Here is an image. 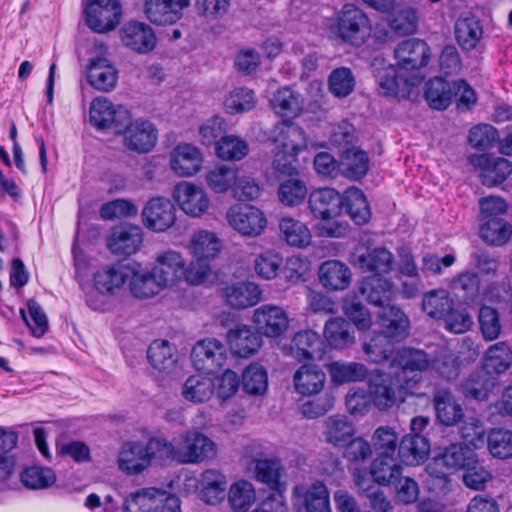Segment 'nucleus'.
<instances>
[{
	"label": "nucleus",
	"instance_id": "obj_1",
	"mask_svg": "<svg viewBox=\"0 0 512 512\" xmlns=\"http://www.w3.org/2000/svg\"><path fill=\"white\" fill-rule=\"evenodd\" d=\"M428 356L423 350L404 348L395 353L388 373H376L369 379L368 389L372 404L380 411L405 402L416 394L422 373L428 367Z\"/></svg>",
	"mask_w": 512,
	"mask_h": 512
},
{
	"label": "nucleus",
	"instance_id": "obj_2",
	"mask_svg": "<svg viewBox=\"0 0 512 512\" xmlns=\"http://www.w3.org/2000/svg\"><path fill=\"white\" fill-rule=\"evenodd\" d=\"M355 224H367L371 211L364 193L358 188H349L343 198L333 188H321L309 196V207L315 218L330 220L340 215L343 207Z\"/></svg>",
	"mask_w": 512,
	"mask_h": 512
},
{
	"label": "nucleus",
	"instance_id": "obj_3",
	"mask_svg": "<svg viewBox=\"0 0 512 512\" xmlns=\"http://www.w3.org/2000/svg\"><path fill=\"white\" fill-rule=\"evenodd\" d=\"M371 23L366 13L358 6L347 3L337 13L336 34L351 46H362L371 35Z\"/></svg>",
	"mask_w": 512,
	"mask_h": 512
},
{
	"label": "nucleus",
	"instance_id": "obj_4",
	"mask_svg": "<svg viewBox=\"0 0 512 512\" xmlns=\"http://www.w3.org/2000/svg\"><path fill=\"white\" fill-rule=\"evenodd\" d=\"M124 512H181L180 499L156 488H143L127 496Z\"/></svg>",
	"mask_w": 512,
	"mask_h": 512
},
{
	"label": "nucleus",
	"instance_id": "obj_5",
	"mask_svg": "<svg viewBox=\"0 0 512 512\" xmlns=\"http://www.w3.org/2000/svg\"><path fill=\"white\" fill-rule=\"evenodd\" d=\"M476 458L477 454L472 448L462 443H452L427 465L426 471L431 477L445 482L451 471L466 470L475 463Z\"/></svg>",
	"mask_w": 512,
	"mask_h": 512
},
{
	"label": "nucleus",
	"instance_id": "obj_6",
	"mask_svg": "<svg viewBox=\"0 0 512 512\" xmlns=\"http://www.w3.org/2000/svg\"><path fill=\"white\" fill-rule=\"evenodd\" d=\"M251 322L259 334L267 338H279L289 329L290 318L284 308L263 304L253 311Z\"/></svg>",
	"mask_w": 512,
	"mask_h": 512
},
{
	"label": "nucleus",
	"instance_id": "obj_7",
	"mask_svg": "<svg viewBox=\"0 0 512 512\" xmlns=\"http://www.w3.org/2000/svg\"><path fill=\"white\" fill-rule=\"evenodd\" d=\"M86 24L97 33L115 29L120 22L121 6L118 0H91L85 9Z\"/></svg>",
	"mask_w": 512,
	"mask_h": 512
},
{
	"label": "nucleus",
	"instance_id": "obj_8",
	"mask_svg": "<svg viewBox=\"0 0 512 512\" xmlns=\"http://www.w3.org/2000/svg\"><path fill=\"white\" fill-rule=\"evenodd\" d=\"M178 462L201 463L214 458L217 446L209 437L200 432H186L178 443Z\"/></svg>",
	"mask_w": 512,
	"mask_h": 512
},
{
	"label": "nucleus",
	"instance_id": "obj_9",
	"mask_svg": "<svg viewBox=\"0 0 512 512\" xmlns=\"http://www.w3.org/2000/svg\"><path fill=\"white\" fill-rule=\"evenodd\" d=\"M228 357L225 345L215 339L208 338L197 342L191 351V360L194 367L207 374L221 369Z\"/></svg>",
	"mask_w": 512,
	"mask_h": 512
},
{
	"label": "nucleus",
	"instance_id": "obj_10",
	"mask_svg": "<svg viewBox=\"0 0 512 512\" xmlns=\"http://www.w3.org/2000/svg\"><path fill=\"white\" fill-rule=\"evenodd\" d=\"M90 121L99 129L114 128L121 132L130 121V113L121 105H113L106 97H98L90 105Z\"/></svg>",
	"mask_w": 512,
	"mask_h": 512
},
{
	"label": "nucleus",
	"instance_id": "obj_11",
	"mask_svg": "<svg viewBox=\"0 0 512 512\" xmlns=\"http://www.w3.org/2000/svg\"><path fill=\"white\" fill-rule=\"evenodd\" d=\"M191 0H145L144 13L155 25H172L183 16Z\"/></svg>",
	"mask_w": 512,
	"mask_h": 512
},
{
	"label": "nucleus",
	"instance_id": "obj_12",
	"mask_svg": "<svg viewBox=\"0 0 512 512\" xmlns=\"http://www.w3.org/2000/svg\"><path fill=\"white\" fill-rule=\"evenodd\" d=\"M124 128V144L138 153H147L153 149L157 142L155 126L146 120L128 122Z\"/></svg>",
	"mask_w": 512,
	"mask_h": 512
},
{
	"label": "nucleus",
	"instance_id": "obj_13",
	"mask_svg": "<svg viewBox=\"0 0 512 512\" xmlns=\"http://www.w3.org/2000/svg\"><path fill=\"white\" fill-rule=\"evenodd\" d=\"M185 265L186 262L179 252L167 250L157 255L152 271L159 283L167 287L184 277Z\"/></svg>",
	"mask_w": 512,
	"mask_h": 512
},
{
	"label": "nucleus",
	"instance_id": "obj_14",
	"mask_svg": "<svg viewBox=\"0 0 512 512\" xmlns=\"http://www.w3.org/2000/svg\"><path fill=\"white\" fill-rule=\"evenodd\" d=\"M394 54L397 65L405 70H415L426 66L431 56L427 43L415 38L404 40L398 44Z\"/></svg>",
	"mask_w": 512,
	"mask_h": 512
},
{
	"label": "nucleus",
	"instance_id": "obj_15",
	"mask_svg": "<svg viewBox=\"0 0 512 512\" xmlns=\"http://www.w3.org/2000/svg\"><path fill=\"white\" fill-rule=\"evenodd\" d=\"M470 163L482 169V183L493 187L501 184L512 173V164L505 158H491L488 155H472Z\"/></svg>",
	"mask_w": 512,
	"mask_h": 512
},
{
	"label": "nucleus",
	"instance_id": "obj_16",
	"mask_svg": "<svg viewBox=\"0 0 512 512\" xmlns=\"http://www.w3.org/2000/svg\"><path fill=\"white\" fill-rule=\"evenodd\" d=\"M123 44L129 49L139 53L151 52L157 44L153 29L142 22H129L121 30Z\"/></svg>",
	"mask_w": 512,
	"mask_h": 512
},
{
	"label": "nucleus",
	"instance_id": "obj_17",
	"mask_svg": "<svg viewBox=\"0 0 512 512\" xmlns=\"http://www.w3.org/2000/svg\"><path fill=\"white\" fill-rule=\"evenodd\" d=\"M377 322L381 328L380 333L392 340L401 341L409 334V318L398 306L381 307L377 314Z\"/></svg>",
	"mask_w": 512,
	"mask_h": 512
},
{
	"label": "nucleus",
	"instance_id": "obj_18",
	"mask_svg": "<svg viewBox=\"0 0 512 512\" xmlns=\"http://www.w3.org/2000/svg\"><path fill=\"white\" fill-rule=\"evenodd\" d=\"M227 341L233 354L239 357H250L262 346V335L252 327L240 324L230 329L227 333Z\"/></svg>",
	"mask_w": 512,
	"mask_h": 512
},
{
	"label": "nucleus",
	"instance_id": "obj_19",
	"mask_svg": "<svg viewBox=\"0 0 512 512\" xmlns=\"http://www.w3.org/2000/svg\"><path fill=\"white\" fill-rule=\"evenodd\" d=\"M142 241L140 226H115L107 245L113 254L130 256L140 249Z\"/></svg>",
	"mask_w": 512,
	"mask_h": 512
},
{
	"label": "nucleus",
	"instance_id": "obj_20",
	"mask_svg": "<svg viewBox=\"0 0 512 512\" xmlns=\"http://www.w3.org/2000/svg\"><path fill=\"white\" fill-rule=\"evenodd\" d=\"M324 353L323 343L317 332L308 329L294 334L290 344V354L299 362L320 360Z\"/></svg>",
	"mask_w": 512,
	"mask_h": 512
},
{
	"label": "nucleus",
	"instance_id": "obj_21",
	"mask_svg": "<svg viewBox=\"0 0 512 512\" xmlns=\"http://www.w3.org/2000/svg\"><path fill=\"white\" fill-rule=\"evenodd\" d=\"M131 276V266L109 265L93 275L94 288L100 294L113 295L117 293Z\"/></svg>",
	"mask_w": 512,
	"mask_h": 512
},
{
	"label": "nucleus",
	"instance_id": "obj_22",
	"mask_svg": "<svg viewBox=\"0 0 512 512\" xmlns=\"http://www.w3.org/2000/svg\"><path fill=\"white\" fill-rule=\"evenodd\" d=\"M174 196L182 210L193 217L202 215L209 207V198L204 190L188 182L177 184Z\"/></svg>",
	"mask_w": 512,
	"mask_h": 512
},
{
	"label": "nucleus",
	"instance_id": "obj_23",
	"mask_svg": "<svg viewBox=\"0 0 512 512\" xmlns=\"http://www.w3.org/2000/svg\"><path fill=\"white\" fill-rule=\"evenodd\" d=\"M99 235L96 226L79 227L76 231L75 240L72 246V254L75 268V278L82 290L89 286L90 261L80 249V245L86 241V236L96 238Z\"/></svg>",
	"mask_w": 512,
	"mask_h": 512
},
{
	"label": "nucleus",
	"instance_id": "obj_24",
	"mask_svg": "<svg viewBox=\"0 0 512 512\" xmlns=\"http://www.w3.org/2000/svg\"><path fill=\"white\" fill-rule=\"evenodd\" d=\"M202 165L199 149L190 144L177 145L170 155V167L179 176H192Z\"/></svg>",
	"mask_w": 512,
	"mask_h": 512
},
{
	"label": "nucleus",
	"instance_id": "obj_25",
	"mask_svg": "<svg viewBox=\"0 0 512 512\" xmlns=\"http://www.w3.org/2000/svg\"><path fill=\"white\" fill-rule=\"evenodd\" d=\"M351 261L364 271L374 272L373 275L389 273L394 264L392 253L386 248L379 247L367 251L365 254L352 253Z\"/></svg>",
	"mask_w": 512,
	"mask_h": 512
},
{
	"label": "nucleus",
	"instance_id": "obj_26",
	"mask_svg": "<svg viewBox=\"0 0 512 512\" xmlns=\"http://www.w3.org/2000/svg\"><path fill=\"white\" fill-rule=\"evenodd\" d=\"M262 291L251 282H239L223 289V297L228 305L235 309L255 306L261 301Z\"/></svg>",
	"mask_w": 512,
	"mask_h": 512
},
{
	"label": "nucleus",
	"instance_id": "obj_27",
	"mask_svg": "<svg viewBox=\"0 0 512 512\" xmlns=\"http://www.w3.org/2000/svg\"><path fill=\"white\" fill-rule=\"evenodd\" d=\"M271 137L276 149H285L291 155L298 154L307 147L304 131L291 123L283 122L276 125Z\"/></svg>",
	"mask_w": 512,
	"mask_h": 512
},
{
	"label": "nucleus",
	"instance_id": "obj_28",
	"mask_svg": "<svg viewBox=\"0 0 512 512\" xmlns=\"http://www.w3.org/2000/svg\"><path fill=\"white\" fill-rule=\"evenodd\" d=\"M351 277L349 267L338 260L325 261L319 268L320 283L329 290H345L351 283Z\"/></svg>",
	"mask_w": 512,
	"mask_h": 512
},
{
	"label": "nucleus",
	"instance_id": "obj_29",
	"mask_svg": "<svg viewBox=\"0 0 512 512\" xmlns=\"http://www.w3.org/2000/svg\"><path fill=\"white\" fill-rule=\"evenodd\" d=\"M293 496L304 499L306 512H331L328 490L320 481H316L309 488L295 486Z\"/></svg>",
	"mask_w": 512,
	"mask_h": 512
},
{
	"label": "nucleus",
	"instance_id": "obj_30",
	"mask_svg": "<svg viewBox=\"0 0 512 512\" xmlns=\"http://www.w3.org/2000/svg\"><path fill=\"white\" fill-rule=\"evenodd\" d=\"M147 358L160 373L170 374L177 365L176 349L166 340L153 341L148 347Z\"/></svg>",
	"mask_w": 512,
	"mask_h": 512
},
{
	"label": "nucleus",
	"instance_id": "obj_31",
	"mask_svg": "<svg viewBox=\"0 0 512 512\" xmlns=\"http://www.w3.org/2000/svg\"><path fill=\"white\" fill-rule=\"evenodd\" d=\"M369 156L357 147L342 151L339 169L343 176L350 180L362 179L369 170Z\"/></svg>",
	"mask_w": 512,
	"mask_h": 512
},
{
	"label": "nucleus",
	"instance_id": "obj_32",
	"mask_svg": "<svg viewBox=\"0 0 512 512\" xmlns=\"http://www.w3.org/2000/svg\"><path fill=\"white\" fill-rule=\"evenodd\" d=\"M326 375L316 365L304 364L294 374L295 390L302 395L319 393L325 384Z\"/></svg>",
	"mask_w": 512,
	"mask_h": 512
},
{
	"label": "nucleus",
	"instance_id": "obj_33",
	"mask_svg": "<svg viewBox=\"0 0 512 512\" xmlns=\"http://www.w3.org/2000/svg\"><path fill=\"white\" fill-rule=\"evenodd\" d=\"M429 452V441L422 435H406L399 443L398 454L406 465H419L427 459Z\"/></svg>",
	"mask_w": 512,
	"mask_h": 512
},
{
	"label": "nucleus",
	"instance_id": "obj_34",
	"mask_svg": "<svg viewBox=\"0 0 512 512\" xmlns=\"http://www.w3.org/2000/svg\"><path fill=\"white\" fill-rule=\"evenodd\" d=\"M88 81L98 90L110 91L117 83V70L107 58H93L89 65Z\"/></svg>",
	"mask_w": 512,
	"mask_h": 512
},
{
	"label": "nucleus",
	"instance_id": "obj_35",
	"mask_svg": "<svg viewBox=\"0 0 512 512\" xmlns=\"http://www.w3.org/2000/svg\"><path fill=\"white\" fill-rule=\"evenodd\" d=\"M200 498L208 504H217L225 497L226 479L217 470L204 471L198 480Z\"/></svg>",
	"mask_w": 512,
	"mask_h": 512
},
{
	"label": "nucleus",
	"instance_id": "obj_36",
	"mask_svg": "<svg viewBox=\"0 0 512 512\" xmlns=\"http://www.w3.org/2000/svg\"><path fill=\"white\" fill-rule=\"evenodd\" d=\"M118 463L119 468L130 475L139 474L150 466L144 445L139 442L126 443L120 451Z\"/></svg>",
	"mask_w": 512,
	"mask_h": 512
},
{
	"label": "nucleus",
	"instance_id": "obj_37",
	"mask_svg": "<svg viewBox=\"0 0 512 512\" xmlns=\"http://www.w3.org/2000/svg\"><path fill=\"white\" fill-rule=\"evenodd\" d=\"M283 466L279 460H255L254 475L257 481L267 485L274 492H285L286 482L282 481Z\"/></svg>",
	"mask_w": 512,
	"mask_h": 512
},
{
	"label": "nucleus",
	"instance_id": "obj_38",
	"mask_svg": "<svg viewBox=\"0 0 512 512\" xmlns=\"http://www.w3.org/2000/svg\"><path fill=\"white\" fill-rule=\"evenodd\" d=\"M271 106L281 118L293 119L302 111L303 100L301 95L290 87H282L274 93Z\"/></svg>",
	"mask_w": 512,
	"mask_h": 512
},
{
	"label": "nucleus",
	"instance_id": "obj_39",
	"mask_svg": "<svg viewBox=\"0 0 512 512\" xmlns=\"http://www.w3.org/2000/svg\"><path fill=\"white\" fill-rule=\"evenodd\" d=\"M177 209L165 197L150 199L142 210V218L147 224H175Z\"/></svg>",
	"mask_w": 512,
	"mask_h": 512
},
{
	"label": "nucleus",
	"instance_id": "obj_40",
	"mask_svg": "<svg viewBox=\"0 0 512 512\" xmlns=\"http://www.w3.org/2000/svg\"><path fill=\"white\" fill-rule=\"evenodd\" d=\"M215 383L208 374L189 376L182 388L183 397L192 403L207 402L214 394Z\"/></svg>",
	"mask_w": 512,
	"mask_h": 512
},
{
	"label": "nucleus",
	"instance_id": "obj_41",
	"mask_svg": "<svg viewBox=\"0 0 512 512\" xmlns=\"http://www.w3.org/2000/svg\"><path fill=\"white\" fill-rule=\"evenodd\" d=\"M323 336L333 349H343L354 342L350 323L342 317H332L324 325Z\"/></svg>",
	"mask_w": 512,
	"mask_h": 512
},
{
	"label": "nucleus",
	"instance_id": "obj_42",
	"mask_svg": "<svg viewBox=\"0 0 512 512\" xmlns=\"http://www.w3.org/2000/svg\"><path fill=\"white\" fill-rule=\"evenodd\" d=\"M437 419L445 426H453L463 418V409L447 390L438 391L433 398Z\"/></svg>",
	"mask_w": 512,
	"mask_h": 512
},
{
	"label": "nucleus",
	"instance_id": "obj_43",
	"mask_svg": "<svg viewBox=\"0 0 512 512\" xmlns=\"http://www.w3.org/2000/svg\"><path fill=\"white\" fill-rule=\"evenodd\" d=\"M392 284L383 276L370 275L360 284V294L370 303L383 307L391 296Z\"/></svg>",
	"mask_w": 512,
	"mask_h": 512
},
{
	"label": "nucleus",
	"instance_id": "obj_44",
	"mask_svg": "<svg viewBox=\"0 0 512 512\" xmlns=\"http://www.w3.org/2000/svg\"><path fill=\"white\" fill-rule=\"evenodd\" d=\"M221 241L209 231L200 230L195 233L187 245L190 253L199 260H212L221 250Z\"/></svg>",
	"mask_w": 512,
	"mask_h": 512
},
{
	"label": "nucleus",
	"instance_id": "obj_45",
	"mask_svg": "<svg viewBox=\"0 0 512 512\" xmlns=\"http://www.w3.org/2000/svg\"><path fill=\"white\" fill-rule=\"evenodd\" d=\"M483 36L480 21L474 16L460 17L455 23V37L463 50L474 49Z\"/></svg>",
	"mask_w": 512,
	"mask_h": 512
},
{
	"label": "nucleus",
	"instance_id": "obj_46",
	"mask_svg": "<svg viewBox=\"0 0 512 512\" xmlns=\"http://www.w3.org/2000/svg\"><path fill=\"white\" fill-rule=\"evenodd\" d=\"M132 295L136 298H150L158 294L164 287L154 276L153 271H145L131 267V276L128 278Z\"/></svg>",
	"mask_w": 512,
	"mask_h": 512
},
{
	"label": "nucleus",
	"instance_id": "obj_47",
	"mask_svg": "<svg viewBox=\"0 0 512 512\" xmlns=\"http://www.w3.org/2000/svg\"><path fill=\"white\" fill-rule=\"evenodd\" d=\"M453 93L452 83L441 77H435L426 83L425 99L433 109L445 110L452 102Z\"/></svg>",
	"mask_w": 512,
	"mask_h": 512
},
{
	"label": "nucleus",
	"instance_id": "obj_48",
	"mask_svg": "<svg viewBox=\"0 0 512 512\" xmlns=\"http://www.w3.org/2000/svg\"><path fill=\"white\" fill-rule=\"evenodd\" d=\"M370 473L380 485H391L401 475V466L395 455H377L371 464Z\"/></svg>",
	"mask_w": 512,
	"mask_h": 512
},
{
	"label": "nucleus",
	"instance_id": "obj_49",
	"mask_svg": "<svg viewBox=\"0 0 512 512\" xmlns=\"http://www.w3.org/2000/svg\"><path fill=\"white\" fill-rule=\"evenodd\" d=\"M228 501L234 512H246L256 501V490L247 480L234 482L228 491Z\"/></svg>",
	"mask_w": 512,
	"mask_h": 512
},
{
	"label": "nucleus",
	"instance_id": "obj_50",
	"mask_svg": "<svg viewBox=\"0 0 512 512\" xmlns=\"http://www.w3.org/2000/svg\"><path fill=\"white\" fill-rule=\"evenodd\" d=\"M374 73L382 93L386 96H396L401 86L406 85V79L398 73V69L385 61L379 63Z\"/></svg>",
	"mask_w": 512,
	"mask_h": 512
},
{
	"label": "nucleus",
	"instance_id": "obj_51",
	"mask_svg": "<svg viewBox=\"0 0 512 512\" xmlns=\"http://www.w3.org/2000/svg\"><path fill=\"white\" fill-rule=\"evenodd\" d=\"M484 361L488 373H504L512 365V349L506 342L495 343L488 348Z\"/></svg>",
	"mask_w": 512,
	"mask_h": 512
},
{
	"label": "nucleus",
	"instance_id": "obj_52",
	"mask_svg": "<svg viewBox=\"0 0 512 512\" xmlns=\"http://www.w3.org/2000/svg\"><path fill=\"white\" fill-rule=\"evenodd\" d=\"M324 434L329 443L342 446L352 438L354 427L345 416L333 415L325 420Z\"/></svg>",
	"mask_w": 512,
	"mask_h": 512
},
{
	"label": "nucleus",
	"instance_id": "obj_53",
	"mask_svg": "<svg viewBox=\"0 0 512 512\" xmlns=\"http://www.w3.org/2000/svg\"><path fill=\"white\" fill-rule=\"evenodd\" d=\"M328 371L333 382L338 384L364 380L368 371L364 364L335 361L329 364Z\"/></svg>",
	"mask_w": 512,
	"mask_h": 512
},
{
	"label": "nucleus",
	"instance_id": "obj_54",
	"mask_svg": "<svg viewBox=\"0 0 512 512\" xmlns=\"http://www.w3.org/2000/svg\"><path fill=\"white\" fill-rule=\"evenodd\" d=\"M452 306L453 300L445 289H434L423 296V311L431 318L442 319Z\"/></svg>",
	"mask_w": 512,
	"mask_h": 512
},
{
	"label": "nucleus",
	"instance_id": "obj_55",
	"mask_svg": "<svg viewBox=\"0 0 512 512\" xmlns=\"http://www.w3.org/2000/svg\"><path fill=\"white\" fill-rule=\"evenodd\" d=\"M144 450L150 465L152 462L162 465L171 460L178 461V446L164 438H151L144 445Z\"/></svg>",
	"mask_w": 512,
	"mask_h": 512
},
{
	"label": "nucleus",
	"instance_id": "obj_56",
	"mask_svg": "<svg viewBox=\"0 0 512 512\" xmlns=\"http://www.w3.org/2000/svg\"><path fill=\"white\" fill-rule=\"evenodd\" d=\"M99 213L104 221L130 219L137 216L138 206L130 199L118 198L104 203Z\"/></svg>",
	"mask_w": 512,
	"mask_h": 512
},
{
	"label": "nucleus",
	"instance_id": "obj_57",
	"mask_svg": "<svg viewBox=\"0 0 512 512\" xmlns=\"http://www.w3.org/2000/svg\"><path fill=\"white\" fill-rule=\"evenodd\" d=\"M418 16L416 10L406 6L394 9L389 18V27L400 36L416 31Z\"/></svg>",
	"mask_w": 512,
	"mask_h": 512
},
{
	"label": "nucleus",
	"instance_id": "obj_58",
	"mask_svg": "<svg viewBox=\"0 0 512 512\" xmlns=\"http://www.w3.org/2000/svg\"><path fill=\"white\" fill-rule=\"evenodd\" d=\"M249 151L248 143L235 135L222 136L216 142V154L224 160L238 161L243 159Z\"/></svg>",
	"mask_w": 512,
	"mask_h": 512
},
{
	"label": "nucleus",
	"instance_id": "obj_59",
	"mask_svg": "<svg viewBox=\"0 0 512 512\" xmlns=\"http://www.w3.org/2000/svg\"><path fill=\"white\" fill-rule=\"evenodd\" d=\"M428 368L436 371L441 377L452 380L458 377L460 371L461 361L459 356L450 350H441L435 359L428 358Z\"/></svg>",
	"mask_w": 512,
	"mask_h": 512
},
{
	"label": "nucleus",
	"instance_id": "obj_60",
	"mask_svg": "<svg viewBox=\"0 0 512 512\" xmlns=\"http://www.w3.org/2000/svg\"><path fill=\"white\" fill-rule=\"evenodd\" d=\"M237 179V170L228 165H219L206 173V183L214 192L221 193L231 188Z\"/></svg>",
	"mask_w": 512,
	"mask_h": 512
},
{
	"label": "nucleus",
	"instance_id": "obj_61",
	"mask_svg": "<svg viewBox=\"0 0 512 512\" xmlns=\"http://www.w3.org/2000/svg\"><path fill=\"white\" fill-rule=\"evenodd\" d=\"M395 340L390 337L379 333L373 336L368 342L363 345L364 352L367 354L369 359L374 363H382L388 360L390 357H394L393 343Z\"/></svg>",
	"mask_w": 512,
	"mask_h": 512
},
{
	"label": "nucleus",
	"instance_id": "obj_62",
	"mask_svg": "<svg viewBox=\"0 0 512 512\" xmlns=\"http://www.w3.org/2000/svg\"><path fill=\"white\" fill-rule=\"evenodd\" d=\"M244 390L252 395H262L268 387V376L266 370L259 364L249 365L243 372L242 377Z\"/></svg>",
	"mask_w": 512,
	"mask_h": 512
},
{
	"label": "nucleus",
	"instance_id": "obj_63",
	"mask_svg": "<svg viewBox=\"0 0 512 512\" xmlns=\"http://www.w3.org/2000/svg\"><path fill=\"white\" fill-rule=\"evenodd\" d=\"M306 196L307 187L301 180L289 179L279 185L278 198L285 206H298L304 202Z\"/></svg>",
	"mask_w": 512,
	"mask_h": 512
},
{
	"label": "nucleus",
	"instance_id": "obj_64",
	"mask_svg": "<svg viewBox=\"0 0 512 512\" xmlns=\"http://www.w3.org/2000/svg\"><path fill=\"white\" fill-rule=\"evenodd\" d=\"M490 453L500 459L512 457V432L504 429L492 430L487 438Z\"/></svg>",
	"mask_w": 512,
	"mask_h": 512
}]
</instances>
